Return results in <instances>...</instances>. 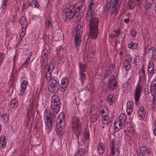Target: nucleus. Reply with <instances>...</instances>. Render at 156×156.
Wrapping results in <instances>:
<instances>
[{"label": "nucleus", "mask_w": 156, "mask_h": 156, "mask_svg": "<svg viewBox=\"0 0 156 156\" xmlns=\"http://www.w3.org/2000/svg\"><path fill=\"white\" fill-rule=\"evenodd\" d=\"M50 66H51V70L52 71V72L53 70L54 69L55 65L54 64H53L52 63H50Z\"/></svg>", "instance_id": "58"}, {"label": "nucleus", "mask_w": 156, "mask_h": 156, "mask_svg": "<svg viewBox=\"0 0 156 156\" xmlns=\"http://www.w3.org/2000/svg\"><path fill=\"white\" fill-rule=\"evenodd\" d=\"M142 87L139 82L136 84L134 89V97L136 103H137L139 101L142 93Z\"/></svg>", "instance_id": "10"}, {"label": "nucleus", "mask_w": 156, "mask_h": 156, "mask_svg": "<svg viewBox=\"0 0 156 156\" xmlns=\"http://www.w3.org/2000/svg\"><path fill=\"white\" fill-rule=\"evenodd\" d=\"M149 53L151 56V62H154L156 60V49L154 47L151 48L149 50Z\"/></svg>", "instance_id": "17"}, {"label": "nucleus", "mask_w": 156, "mask_h": 156, "mask_svg": "<svg viewBox=\"0 0 156 156\" xmlns=\"http://www.w3.org/2000/svg\"><path fill=\"white\" fill-rule=\"evenodd\" d=\"M136 4L137 5V3L132 0H130L128 3V6L129 7L130 9H132L134 8V6Z\"/></svg>", "instance_id": "44"}, {"label": "nucleus", "mask_w": 156, "mask_h": 156, "mask_svg": "<svg viewBox=\"0 0 156 156\" xmlns=\"http://www.w3.org/2000/svg\"><path fill=\"white\" fill-rule=\"evenodd\" d=\"M75 37L74 42L76 46H80L81 44V37L74 36Z\"/></svg>", "instance_id": "38"}, {"label": "nucleus", "mask_w": 156, "mask_h": 156, "mask_svg": "<svg viewBox=\"0 0 156 156\" xmlns=\"http://www.w3.org/2000/svg\"><path fill=\"white\" fill-rule=\"evenodd\" d=\"M79 80L81 82V85H83L84 83V80L86 78V74L84 73H79Z\"/></svg>", "instance_id": "37"}, {"label": "nucleus", "mask_w": 156, "mask_h": 156, "mask_svg": "<svg viewBox=\"0 0 156 156\" xmlns=\"http://www.w3.org/2000/svg\"><path fill=\"white\" fill-rule=\"evenodd\" d=\"M57 113L53 112L51 113L49 108L44 110V122L46 125L45 129L49 133L52 128V124L53 118L55 115Z\"/></svg>", "instance_id": "2"}, {"label": "nucleus", "mask_w": 156, "mask_h": 156, "mask_svg": "<svg viewBox=\"0 0 156 156\" xmlns=\"http://www.w3.org/2000/svg\"><path fill=\"white\" fill-rule=\"evenodd\" d=\"M18 100L17 98H15L11 100L9 103V106H11L12 108H16L18 105Z\"/></svg>", "instance_id": "32"}, {"label": "nucleus", "mask_w": 156, "mask_h": 156, "mask_svg": "<svg viewBox=\"0 0 156 156\" xmlns=\"http://www.w3.org/2000/svg\"><path fill=\"white\" fill-rule=\"evenodd\" d=\"M8 1V0H2V1L1 6L3 9H4L6 7Z\"/></svg>", "instance_id": "51"}, {"label": "nucleus", "mask_w": 156, "mask_h": 156, "mask_svg": "<svg viewBox=\"0 0 156 156\" xmlns=\"http://www.w3.org/2000/svg\"><path fill=\"white\" fill-rule=\"evenodd\" d=\"M6 141L5 140V137L4 136H2L1 135L0 138V148H4L6 144Z\"/></svg>", "instance_id": "28"}, {"label": "nucleus", "mask_w": 156, "mask_h": 156, "mask_svg": "<svg viewBox=\"0 0 156 156\" xmlns=\"http://www.w3.org/2000/svg\"><path fill=\"white\" fill-rule=\"evenodd\" d=\"M59 83L58 78L54 77L52 79V81L50 84V88L51 92L57 94L58 91Z\"/></svg>", "instance_id": "9"}, {"label": "nucleus", "mask_w": 156, "mask_h": 156, "mask_svg": "<svg viewBox=\"0 0 156 156\" xmlns=\"http://www.w3.org/2000/svg\"><path fill=\"white\" fill-rule=\"evenodd\" d=\"M46 28L51 29L53 27L52 21L50 20L47 19L44 22Z\"/></svg>", "instance_id": "36"}, {"label": "nucleus", "mask_w": 156, "mask_h": 156, "mask_svg": "<svg viewBox=\"0 0 156 156\" xmlns=\"http://www.w3.org/2000/svg\"><path fill=\"white\" fill-rule=\"evenodd\" d=\"M140 153L141 155H147L150 152V150L147 146H143L140 149Z\"/></svg>", "instance_id": "31"}, {"label": "nucleus", "mask_w": 156, "mask_h": 156, "mask_svg": "<svg viewBox=\"0 0 156 156\" xmlns=\"http://www.w3.org/2000/svg\"><path fill=\"white\" fill-rule=\"evenodd\" d=\"M60 99L58 95H53L51 99V109L52 112L57 113L60 107Z\"/></svg>", "instance_id": "7"}, {"label": "nucleus", "mask_w": 156, "mask_h": 156, "mask_svg": "<svg viewBox=\"0 0 156 156\" xmlns=\"http://www.w3.org/2000/svg\"><path fill=\"white\" fill-rule=\"evenodd\" d=\"M39 4V2L38 0H32L31 2L29 3V5L30 6L38 9L40 6Z\"/></svg>", "instance_id": "29"}, {"label": "nucleus", "mask_w": 156, "mask_h": 156, "mask_svg": "<svg viewBox=\"0 0 156 156\" xmlns=\"http://www.w3.org/2000/svg\"><path fill=\"white\" fill-rule=\"evenodd\" d=\"M83 135L86 140H88L90 139V134L87 131H86L84 133Z\"/></svg>", "instance_id": "52"}, {"label": "nucleus", "mask_w": 156, "mask_h": 156, "mask_svg": "<svg viewBox=\"0 0 156 156\" xmlns=\"http://www.w3.org/2000/svg\"><path fill=\"white\" fill-rule=\"evenodd\" d=\"M79 67L80 69L79 73H84L87 69L86 66L84 63L80 62L79 63Z\"/></svg>", "instance_id": "34"}, {"label": "nucleus", "mask_w": 156, "mask_h": 156, "mask_svg": "<svg viewBox=\"0 0 156 156\" xmlns=\"http://www.w3.org/2000/svg\"><path fill=\"white\" fill-rule=\"evenodd\" d=\"M48 66V69H47V73H50V72H51V71H50V70L51 69V67L50 64Z\"/></svg>", "instance_id": "63"}, {"label": "nucleus", "mask_w": 156, "mask_h": 156, "mask_svg": "<svg viewBox=\"0 0 156 156\" xmlns=\"http://www.w3.org/2000/svg\"><path fill=\"white\" fill-rule=\"evenodd\" d=\"M88 3V10L87 12V14L94 13L93 7L94 5V0H88L87 1Z\"/></svg>", "instance_id": "16"}, {"label": "nucleus", "mask_w": 156, "mask_h": 156, "mask_svg": "<svg viewBox=\"0 0 156 156\" xmlns=\"http://www.w3.org/2000/svg\"><path fill=\"white\" fill-rule=\"evenodd\" d=\"M86 6L84 2L83 1H80L76 4L75 6L68 5L66 6L63 11V19L65 21L66 19L70 20L73 17H77L79 13L85 11Z\"/></svg>", "instance_id": "1"}, {"label": "nucleus", "mask_w": 156, "mask_h": 156, "mask_svg": "<svg viewBox=\"0 0 156 156\" xmlns=\"http://www.w3.org/2000/svg\"><path fill=\"white\" fill-rule=\"evenodd\" d=\"M19 22L21 27H27V21L25 17H21L19 20Z\"/></svg>", "instance_id": "30"}, {"label": "nucleus", "mask_w": 156, "mask_h": 156, "mask_svg": "<svg viewBox=\"0 0 156 156\" xmlns=\"http://www.w3.org/2000/svg\"><path fill=\"white\" fill-rule=\"evenodd\" d=\"M126 112L128 115H131L133 110V103L130 100L128 101L126 103Z\"/></svg>", "instance_id": "14"}, {"label": "nucleus", "mask_w": 156, "mask_h": 156, "mask_svg": "<svg viewBox=\"0 0 156 156\" xmlns=\"http://www.w3.org/2000/svg\"><path fill=\"white\" fill-rule=\"evenodd\" d=\"M152 2L145 1V9L147 10L150 9L152 6Z\"/></svg>", "instance_id": "47"}, {"label": "nucleus", "mask_w": 156, "mask_h": 156, "mask_svg": "<svg viewBox=\"0 0 156 156\" xmlns=\"http://www.w3.org/2000/svg\"><path fill=\"white\" fill-rule=\"evenodd\" d=\"M51 73L52 71H51L50 73H47V72L44 71L43 73H41V76L45 77L47 81H50L51 80L52 81L53 78H52Z\"/></svg>", "instance_id": "25"}, {"label": "nucleus", "mask_w": 156, "mask_h": 156, "mask_svg": "<svg viewBox=\"0 0 156 156\" xmlns=\"http://www.w3.org/2000/svg\"><path fill=\"white\" fill-rule=\"evenodd\" d=\"M109 119V117H103L102 118V122L103 123L106 125H108Z\"/></svg>", "instance_id": "49"}, {"label": "nucleus", "mask_w": 156, "mask_h": 156, "mask_svg": "<svg viewBox=\"0 0 156 156\" xmlns=\"http://www.w3.org/2000/svg\"><path fill=\"white\" fill-rule=\"evenodd\" d=\"M139 44H138L136 42L131 41L130 43L128 45V47L129 49L131 50L136 49Z\"/></svg>", "instance_id": "35"}, {"label": "nucleus", "mask_w": 156, "mask_h": 156, "mask_svg": "<svg viewBox=\"0 0 156 156\" xmlns=\"http://www.w3.org/2000/svg\"><path fill=\"white\" fill-rule=\"evenodd\" d=\"M154 64L152 62H149L147 65V73L148 82L151 81L153 76L155 74Z\"/></svg>", "instance_id": "11"}, {"label": "nucleus", "mask_w": 156, "mask_h": 156, "mask_svg": "<svg viewBox=\"0 0 156 156\" xmlns=\"http://www.w3.org/2000/svg\"><path fill=\"white\" fill-rule=\"evenodd\" d=\"M85 20L89 22L90 29H98L99 20L98 17L94 16V13L87 14Z\"/></svg>", "instance_id": "4"}, {"label": "nucleus", "mask_w": 156, "mask_h": 156, "mask_svg": "<svg viewBox=\"0 0 156 156\" xmlns=\"http://www.w3.org/2000/svg\"><path fill=\"white\" fill-rule=\"evenodd\" d=\"M124 123L116 119L114 123V129L115 131L118 132L124 126Z\"/></svg>", "instance_id": "15"}, {"label": "nucleus", "mask_w": 156, "mask_h": 156, "mask_svg": "<svg viewBox=\"0 0 156 156\" xmlns=\"http://www.w3.org/2000/svg\"><path fill=\"white\" fill-rule=\"evenodd\" d=\"M97 148L98 152L99 154H101L104 153L105 147L102 142H99L98 145L97 146Z\"/></svg>", "instance_id": "24"}, {"label": "nucleus", "mask_w": 156, "mask_h": 156, "mask_svg": "<svg viewBox=\"0 0 156 156\" xmlns=\"http://www.w3.org/2000/svg\"><path fill=\"white\" fill-rule=\"evenodd\" d=\"M27 27H21V30L20 36V39H22L25 35L26 29Z\"/></svg>", "instance_id": "41"}, {"label": "nucleus", "mask_w": 156, "mask_h": 156, "mask_svg": "<svg viewBox=\"0 0 156 156\" xmlns=\"http://www.w3.org/2000/svg\"><path fill=\"white\" fill-rule=\"evenodd\" d=\"M85 153L86 151L84 149L80 148L78 150L76 154L81 156H84Z\"/></svg>", "instance_id": "43"}, {"label": "nucleus", "mask_w": 156, "mask_h": 156, "mask_svg": "<svg viewBox=\"0 0 156 156\" xmlns=\"http://www.w3.org/2000/svg\"><path fill=\"white\" fill-rule=\"evenodd\" d=\"M70 124L72 129L75 133L76 136L78 138L82 129L80 119L79 117L73 116L71 119Z\"/></svg>", "instance_id": "3"}, {"label": "nucleus", "mask_w": 156, "mask_h": 156, "mask_svg": "<svg viewBox=\"0 0 156 156\" xmlns=\"http://www.w3.org/2000/svg\"><path fill=\"white\" fill-rule=\"evenodd\" d=\"M98 115L97 113L94 114L91 116L90 120L92 122H95L97 120Z\"/></svg>", "instance_id": "48"}, {"label": "nucleus", "mask_w": 156, "mask_h": 156, "mask_svg": "<svg viewBox=\"0 0 156 156\" xmlns=\"http://www.w3.org/2000/svg\"><path fill=\"white\" fill-rule=\"evenodd\" d=\"M3 121L4 123H6L9 120V115L6 113L2 114L1 116Z\"/></svg>", "instance_id": "46"}, {"label": "nucleus", "mask_w": 156, "mask_h": 156, "mask_svg": "<svg viewBox=\"0 0 156 156\" xmlns=\"http://www.w3.org/2000/svg\"><path fill=\"white\" fill-rule=\"evenodd\" d=\"M115 67V65L114 64L112 63L110 65L108 69L106 71L104 76V78L105 79L107 78L108 76H110L112 72L114 69Z\"/></svg>", "instance_id": "18"}, {"label": "nucleus", "mask_w": 156, "mask_h": 156, "mask_svg": "<svg viewBox=\"0 0 156 156\" xmlns=\"http://www.w3.org/2000/svg\"><path fill=\"white\" fill-rule=\"evenodd\" d=\"M153 133L156 136V126H154L153 125Z\"/></svg>", "instance_id": "59"}, {"label": "nucleus", "mask_w": 156, "mask_h": 156, "mask_svg": "<svg viewBox=\"0 0 156 156\" xmlns=\"http://www.w3.org/2000/svg\"><path fill=\"white\" fill-rule=\"evenodd\" d=\"M34 105L32 102H30V104H29L27 110V115H29L30 114L32 113Z\"/></svg>", "instance_id": "39"}, {"label": "nucleus", "mask_w": 156, "mask_h": 156, "mask_svg": "<svg viewBox=\"0 0 156 156\" xmlns=\"http://www.w3.org/2000/svg\"><path fill=\"white\" fill-rule=\"evenodd\" d=\"M132 58L129 54H127L125 57V60L124 63L123 67L126 71L129 70L131 67Z\"/></svg>", "instance_id": "12"}, {"label": "nucleus", "mask_w": 156, "mask_h": 156, "mask_svg": "<svg viewBox=\"0 0 156 156\" xmlns=\"http://www.w3.org/2000/svg\"><path fill=\"white\" fill-rule=\"evenodd\" d=\"M118 83L115 76L112 75L108 79L107 87L108 90L113 91L117 87Z\"/></svg>", "instance_id": "8"}, {"label": "nucleus", "mask_w": 156, "mask_h": 156, "mask_svg": "<svg viewBox=\"0 0 156 156\" xmlns=\"http://www.w3.org/2000/svg\"><path fill=\"white\" fill-rule=\"evenodd\" d=\"M14 0L16 1V3L18 4H20L21 3V0Z\"/></svg>", "instance_id": "64"}, {"label": "nucleus", "mask_w": 156, "mask_h": 156, "mask_svg": "<svg viewBox=\"0 0 156 156\" xmlns=\"http://www.w3.org/2000/svg\"><path fill=\"white\" fill-rule=\"evenodd\" d=\"M31 56V53L30 52V54L27 55V58H26L25 61L23 63V66L26 68H27L28 64L30 62V59Z\"/></svg>", "instance_id": "33"}, {"label": "nucleus", "mask_w": 156, "mask_h": 156, "mask_svg": "<svg viewBox=\"0 0 156 156\" xmlns=\"http://www.w3.org/2000/svg\"><path fill=\"white\" fill-rule=\"evenodd\" d=\"M69 78L66 77H63L61 80V83L63 85H66L68 86L69 84Z\"/></svg>", "instance_id": "45"}, {"label": "nucleus", "mask_w": 156, "mask_h": 156, "mask_svg": "<svg viewBox=\"0 0 156 156\" xmlns=\"http://www.w3.org/2000/svg\"><path fill=\"white\" fill-rule=\"evenodd\" d=\"M83 32V28L82 25L78 23L76 26V28L75 30V34H73L74 36L81 37Z\"/></svg>", "instance_id": "13"}, {"label": "nucleus", "mask_w": 156, "mask_h": 156, "mask_svg": "<svg viewBox=\"0 0 156 156\" xmlns=\"http://www.w3.org/2000/svg\"><path fill=\"white\" fill-rule=\"evenodd\" d=\"M136 1L137 2L136 5H138L141 4V3L143 1V0H136Z\"/></svg>", "instance_id": "61"}, {"label": "nucleus", "mask_w": 156, "mask_h": 156, "mask_svg": "<svg viewBox=\"0 0 156 156\" xmlns=\"http://www.w3.org/2000/svg\"><path fill=\"white\" fill-rule=\"evenodd\" d=\"M99 33L98 29H90L89 35L90 37L93 39L96 38Z\"/></svg>", "instance_id": "21"}, {"label": "nucleus", "mask_w": 156, "mask_h": 156, "mask_svg": "<svg viewBox=\"0 0 156 156\" xmlns=\"http://www.w3.org/2000/svg\"><path fill=\"white\" fill-rule=\"evenodd\" d=\"M131 35L133 37H136L137 34V31L135 29H132L130 32Z\"/></svg>", "instance_id": "54"}, {"label": "nucleus", "mask_w": 156, "mask_h": 156, "mask_svg": "<svg viewBox=\"0 0 156 156\" xmlns=\"http://www.w3.org/2000/svg\"><path fill=\"white\" fill-rule=\"evenodd\" d=\"M68 86L66 85H63L60 84L59 87L60 90L62 92H65L67 89V87Z\"/></svg>", "instance_id": "50"}, {"label": "nucleus", "mask_w": 156, "mask_h": 156, "mask_svg": "<svg viewBox=\"0 0 156 156\" xmlns=\"http://www.w3.org/2000/svg\"><path fill=\"white\" fill-rule=\"evenodd\" d=\"M140 74L139 82L141 80H143L144 81L146 80L147 79V76L145 73L144 67V65L142 66L141 72L140 73Z\"/></svg>", "instance_id": "20"}, {"label": "nucleus", "mask_w": 156, "mask_h": 156, "mask_svg": "<svg viewBox=\"0 0 156 156\" xmlns=\"http://www.w3.org/2000/svg\"><path fill=\"white\" fill-rule=\"evenodd\" d=\"M129 20L130 19L129 18L125 19L124 22L125 23L127 24L129 23Z\"/></svg>", "instance_id": "62"}, {"label": "nucleus", "mask_w": 156, "mask_h": 156, "mask_svg": "<svg viewBox=\"0 0 156 156\" xmlns=\"http://www.w3.org/2000/svg\"><path fill=\"white\" fill-rule=\"evenodd\" d=\"M122 0H113L112 5H110L112 7H115L119 6L121 3Z\"/></svg>", "instance_id": "42"}, {"label": "nucleus", "mask_w": 156, "mask_h": 156, "mask_svg": "<svg viewBox=\"0 0 156 156\" xmlns=\"http://www.w3.org/2000/svg\"><path fill=\"white\" fill-rule=\"evenodd\" d=\"M117 119L125 124L127 119L126 115L124 113H121L119 115Z\"/></svg>", "instance_id": "26"}, {"label": "nucleus", "mask_w": 156, "mask_h": 156, "mask_svg": "<svg viewBox=\"0 0 156 156\" xmlns=\"http://www.w3.org/2000/svg\"><path fill=\"white\" fill-rule=\"evenodd\" d=\"M4 59V54L0 52V65L3 62Z\"/></svg>", "instance_id": "55"}, {"label": "nucleus", "mask_w": 156, "mask_h": 156, "mask_svg": "<svg viewBox=\"0 0 156 156\" xmlns=\"http://www.w3.org/2000/svg\"><path fill=\"white\" fill-rule=\"evenodd\" d=\"M65 118L64 114L62 113L58 115L57 119L56 132L58 135H61V132L64 128Z\"/></svg>", "instance_id": "6"}, {"label": "nucleus", "mask_w": 156, "mask_h": 156, "mask_svg": "<svg viewBox=\"0 0 156 156\" xmlns=\"http://www.w3.org/2000/svg\"><path fill=\"white\" fill-rule=\"evenodd\" d=\"M150 87L151 91L152 93H156V79H154L151 83Z\"/></svg>", "instance_id": "27"}, {"label": "nucleus", "mask_w": 156, "mask_h": 156, "mask_svg": "<svg viewBox=\"0 0 156 156\" xmlns=\"http://www.w3.org/2000/svg\"><path fill=\"white\" fill-rule=\"evenodd\" d=\"M113 33H115V34L116 37L118 36L120 34L121 32V29L119 28L118 29V30L114 29L113 30Z\"/></svg>", "instance_id": "53"}, {"label": "nucleus", "mask_w": 156, "mask_h": 156, "mask_svg": "<svg viewBox=\"0 0 156 156\" xmlns=\"http://www.w3.org/2000/svg\"><path fill=\"white\" fill-rule=\"evenodd\" d=\"M112 143L110 148V153L109 156H121L120 151V143L118 141H114L112 140Z\"/></svg>", "instance_id": "5"}, {"label": "nucleus", "mask_w": 156, "mask_h": 156, "mask_svg": "<svg viewBox=\"0 0 156 156\" xmlns=\"http://www.w3.org/2000/svg\"><path fill=\"white\" fill-rule=\"evenodd\" d=\"M129 85L128 82H126L122 84V88L124 90H127Z\"/></svg>", "instance_id": "56"}, {"label": "nucleus", "mask_w": 156, "mask_h": 156, "mask_svg": "<svg viewBox=\"0 0 156 156\" xmlns=\"http://www.w3.org/2000/svg\"><path fill=\"white\" fill-rule=\"evenodd\" d=\"M107 101L110 105H113V104L115 103L116 101L115 95L112 94L108 95L107 97Z\"/></svg>", "instance_id": "22"}, {"label": "nucleus", "mask_w": 156, "mask_h": 156, "mask_svg": "<svg viewBox=\"0 0 156 156\" xmlns=\"http://www.w3.org/2000/svg\"><path fill=\"white\" fill-rule=\"evenodd\" d=\"M152 107H154L156 104V98H153L152 100Z\"/></svg>", "instance_id": "57"}, {"label": "nucleus", "mask_w": 156, "mask_h": 156, "mask_svg": "<svg viewBox=\"0 0 156 156\" xmlns=\"http://www.w3.org/2000/svg\"><path fill=\"white\" fill-rule=\"evenodd\" d=\"M146 112L144 108L143 107H141L139 108L138 115V117L140 120H143L145 116Z\"/></svg>", "instance_id": "23"}, {"label": "nucleus", "mask_w": 156, "mask_h": 156, "mask_svg": "<svg viewBox=\"0 0 156 156\" xmlns=\"http://www.w3.org/2000/svg\"><path fill=\"white\" fill-rule=\"evenodd\" d=\"M108 36V37L110 38H113L116 37L115 34H114L112 33L109 34Z\"/></svg>", "instance_id": "60"}, {"label": "nucleus", "mask_w": 156, "mask_h": 156, "mask_svg": "<svg viewBox=\"0 0 156 156\" xmlns=\"http://www.w3.org/2000/svg\"><path fill=\"white\" fill-rule=\"evenodd\" d=\"M28 83L26 80H23L22 81L20 85V90L19 92V95L22 96L25 95L24 92L26 90L27 86Z\"/></svg>", "instance_id": "19"}, {"label": "nucleus", "mask_w": 156, "mask_h": 156, "mask_svg": "<svg viewBox=\"0 0 156 156\" xmlns=\"http://www.w3.org/2000/svg\"><path fill=\"white\" fill-rule=\"evenodd\" d=\"M101 112L103 117H109L108 111L107 108H105V109H103L101 110Z\"/></svg>", "instance_id": "40"}]
</instances>
